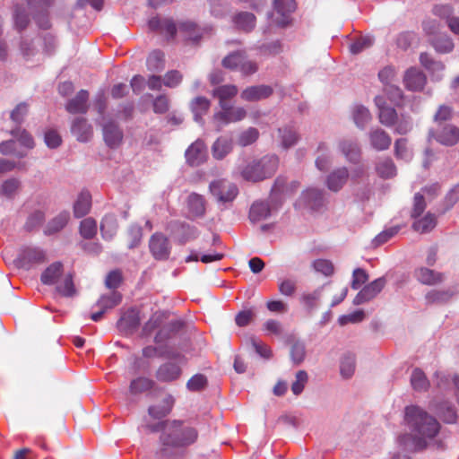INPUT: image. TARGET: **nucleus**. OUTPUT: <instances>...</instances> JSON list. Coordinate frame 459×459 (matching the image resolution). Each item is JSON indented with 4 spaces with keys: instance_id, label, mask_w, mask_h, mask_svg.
I'll list each match as a JSON object with an SVG mask.
<instances>
[{
    "instance_id": "6e6552de",
    "label": "nucleus",
    "mask_w": 459,
    "mask_h": 459,
    "mask_svg": "<svg viewBox=\"0 0 459 459\" xmlns=\"http://www.w3.org/2000/svg\"><path fill=\"white\" fill-rule=\"evenodd\" d=\"M385 284V277H379L365 285L355 296L352 301L353 305L359 306L374 299L382 291Z\"/></svg>"
},
{
    "instance_id": "e2e57ef3",
    "label": "nucleus",
    "mask_w": 459,
    "mask_h": 459,
    "mask_svg": "<svg viewBox=\"0 0 459 459\" xmlns=\"http://www.w3.org/2000/svg\"><path fill=\"white\" fill-rule=\"evenodd\" d=\"M278 290L282 296L292 297L297 290V282L292 279L280 280Z\"/></svg>"
},
{
    "instance_id": "774afa93",
    "label": "nucleus",
    "mask_w": 459,
    "mask_h": 459,
    "mask_svg": "<svg viewBox=\"0 0 459 459\" xmlns=\"http://www.w3.org/2000/svg\"><path fill=\"white\" fill-rule=\"evenodd\" d=\"M459 201V183L446 193L444 199V212L450 210Z\"/></svg>"
},
{
    "instance_id": "c03bdc74",
    "label": "nucleus",
    "mask_w": 459,
    "mask_h": 459,
    "mask_svg": "<svg viewBox=\"0 0 459 459\" xmlns=\"http://www.w3.org/2000/svg\"><path fill=\"white\" fill-rule=\"evenodd\" d=\"M175 399L172 395L168 394L163 400L162 406H151L149 408V414L156 419H160L166 416L172 409Z\"/></svg>"
},
{
    "instance_id": "09e8293b",
    "label": "nucleus",
    "mask_w": 459,
    "mask_h": 459,
    "mask_svg": "<svg viewBox=\"0 0 459 459\" xmlns=\"http://www.w3.org/2000/svg\"><path fill=\"white\" fill-rule=\"evenodd\" d=\"M394 155L396 159L408 162L412 158V152L407 145L405 138L397 139L394 143Z\"/></svg>"
},
{
    "instance_id": "3c124183",
    "label": "nucleus",
    "mask_w": 459,
    "mask_h": 459,
    "mask_svg": "<svg viewBox=\"0 0 459 459\" xmlns=\"http://www.w3.org/2000/svg\"><path fill=\"white\" fill-rule=\"evenodd\" d=\"M165 65L164 55L162 52L155 50L150 54L147 58V67L150 71L160 72Z\"/></svg>"
},
{
    "instance_id": "9b49d317",
    "label": "nucleus",
    "mask_w": 459,
    "mask_h": 459,
    "mask_svg": "<svg viewBox=\"0 0 459 459\" xmlns=\"http://www.w3.org/2000/svg\"><path fill=\"white\" fill-rule=\"evenodd\" d=\"M338 151L344 156L347 161L357 164L360 160V147L355 139L342 138L337 143Z\"/></svg>"
},
{
    "instance_id": "f257e3e1",
    "label": "nucleus",
    "mask_w": 459,
    "mask_h": 459,
    "mask_svg": "<svg viewBox=\"0 0 459 459\" xmlns=\"http://www.w3.org/2000/svg\"><path fill=\"white\" fill-rule=\"evenodd\" d=\"M404 420L416 450L421 451L429 446L440 447L441 443L435 440L440 431V423L435 417L419 406L410 405L405 408Z\"/></svg>"
},
{
    "instance_id": "ea45409f",
    "label": "nucleus",
    "mask_w": 459,
    "mask_h": 459,
    "mask_svg": "<svg viewBox=\"0 0 459 459\" xmlns=\"http://www.w3.org/2000/svg\"><path fill=\"white\" fill-rule=\"evenodd\" d=\"M377 174L381 178H391L396 175V167L390 158H382L377 163L375 167Z\"/></svg>"
},
{
    "instance_id": "0e129e2a",
    "label": "nucleus",
    "mask_w": 459,
    "mask_h": 459,
    "mask_svg": "<svg viewBox=\"0 0 459 459\" xmlns=\"http://www.w3.org/2000/svg\"><path fill=\"white\" fill-rule=\"evenodd\" d=\"M207 385V378L204 375L196 374L193 376L186 383V388L191 392L203 390Z\"/></svg>"
},
{
    "instance_id": "a878e982",
    "label": "nucleus",
    "mask_w": 459,
    "mask_h": 459,
    "mask_svg": "<svg viewBox=\"0 0 459 459\" xmlns=\"http://www.w3.org/2000/svg\"><path fill=\"white\" fill-rule=\"evenodd\" d=\"M437 226V216L434 213L427 212L424 216L414 219L412 229L420 233H429Z\"/></svg>"
},
{
    "instance_id": "a19ab883",
    "label": "nucleus",
    "mask_w": 459,
    "mask_h": 459,
    "mask_svg": "<svg viewBox=\"0 0 459 459\" xmlns=\"http://www.w3.org/2000/svg\"><path fill=\"white\" fill-rule=\"evenodd\" d=\"M356 368V358L353 353L346 352L341 358L340 373L342 377L350 378L353 376Z\"/></svg>"
},
{
    "instance_id": "5701e85b",
    "label": "nucleus",
    "mask_w": 459,
    "mask_h": 459,
    "mask_svg": "<svg viewBox=\"0 0 459 459\" xmlns=\"http://www.w3.org/2000/svg\"><path fill=\"white\" fill-rule=\"evenodd\" d=\"M420 62L431 74L435 81H440L443 77L445 65L440 61L434 60L428 53H421Z\"/></svg>"
},
{
    "instance_id": "473e14b6",
    "label": "nucleus",
    "mask_w": 459,
    "mask_h": 459,
    "mask_svg": "<svg viewBox=\"0 0 459 459\" xmlns=\"http://www.w3.org/2000/svg\"><path fill=\"white\" fill-rule=\"evenodd\" d=\"M351 113L354 124L359 129H364L371 120V114L368 108L361 104L353 105Z\"/></svg>"
},
{
    "instance_id": "b1692460",
    "label": "nucleus",
    "mask_w": 459,
    "mask_h": 459,
    "mask_svg": "<svg viewBox=\"0 0 459 459\" xmlns=\"http://www.w3.org/2000/svg\"><path fill=\"white\" fill-rule=\"evenodd\" d=\"M187 210L192 218H201L205 214V199L203 195L192 193L187 197Z\"/></svg>"
},
{
    "instance_id": "58836bf2",
    "label": "nucleus",
    "mask_w": 459,
    "mask_h": 459,
    "mask_svg": "<svg viewBox=\"0 0 459 459\" xmlns=\"http://www.w3.org/2000/svg\"><path fill=\"white\" fill-rule=\"evenodd\" d=\"M238 93L237 86L233 84H225L219 87H216L212 91V95L215 98L219 99L220 107L221 108H226V100L233 98Z\"/></svg>"
},
{
    "instance_id": "39448f33",
    "label": "nucleus",
    "mask_w": 459,
    "mask_h": 459,
    "mask_svg": "<svg viewBox=\"0 0 459 459\" xmlns=\"http://www.w3.org/2000/svg\"><path fill=\"white\" fill-rule=\"evenodd\" d=\"M209 189L211 194L216 198L219 203L232 202L238 193V187L235 184L226 179H217L210 183Z\"/></svg>"
},
{
    "instance_id": "393cba45",
    "label": "nucleus",
    "mask_w": 459,
    "mask_h": 459,
    "mask_svg": "<svg viewBox=\"0 0 459 459\" xmlns=\"http://www.w3.org/2000/svg\"><path fill=\"white\" fill-rule=\"evenodd\" d=\"M64 265L61 262H54L41 273L40 281L45 285H54L63 274Z\"/></svg>"
},
{
    "instance_id": "8fccbe9b",
    "label": "nucleus",
    "mask_w": 459,
    "mask_h": 459,
    "mask_svg": "<svg viewBox=\"0 0 459 459\" xmlns=\"http://www.w3.org/2000/svg\"><path fill=\"white\" fill-rule=\"evenodd\" d=\"M245 54L246 53L244 51H237L229 54L222 59L221 64L223 67L230 70L238 71Z\"/></svg>"
},
{
    "instance_id": "49530a36",
    "label": "nucleus",
    "mask_w": 459,
    "mask_h": 459,
    "mask_svg": "<svg viewBox=\"0 0 459 459\" xmlns=\"http://www.w3.org/2000/svg\"><path fill=\"white\" fill-rule=\"evenodd\" d=\"M56 290L63 297H74L76 294V289L74 283L73 274H66L63 281L56 287Z\"/></svg>"
},
{
    "instance_id": "ddd939ff",
    "label": "nucleus",
    "mask_w": 459,
    "mask_h": 459,
    "mask_svg": "<svg viewBox=\"0 0 459 459\" xmlns=\"http://www.w3.org/2000/svg\"><path fill=\"white\" fill-rule=\"evenodd\" d=\"M349 170L346 167H339L332 170L325 179V185L330 191L338 192L349 179Z\"/></svg>"
},
{
    "instance_id": "1a4fd4ad",
    "label": "nucleus",
    "mask_w": 459,
    "mask_h": 459,
    "mask_svg": "<svg viewBox=\"0 0 459 459\" xmlns=\"http://www.w3.org/2000/svg\"><path fill=\"white\" fill-rule=\"evenodd\" d=\"M296 9L294 0H275L273 22L280 27H285L290 22V14Z\"/></svg>"
},
{
    "instance_id": "a211bd4d",
    "label": "nucleus",
    "mask_w": 459,
    "mask_h": 459,
    "mask_svg": "<svg viewBox=\"0 0 459 459\" xmlns=\"http://www.w3.org/2000/svg\"><path fill=\"white\" fill-rule=\"evenodd\" d=\"M368 139L371 147L378 152L387 150L392 143L390 135L385 131L378 127L372 128L369 131Z\"/></svg>"
},
{
    "instance_id": "79ce46f5",
    "label": "nucleus",
    "mask_w": 459,
    "mask_h": 459,
    "mask_svg": "<svg viewBox=\"0 0 459 459\" xmlns=\"http://www.w3.org/2000/svg\"><path fill=\"white\" fill-rule=\"evenodd\" d=\"M435 377L437 379V386L440 390H446L453 385L455 388V395L457 397V401L459 403V377L455 376L453 378H450L448 376L436 372Z\"/></svg>"
},
{
    "instance_id": "dca6fc26",
    "label": "nucleus",
    "mask_w": 459,
    "mask_h": 459,
    "mask_svg": "<svg viewBox=\"0 0 459 459\" xmlns=\"http://www.w3.org/2000/svg\"><path fill=\"white\" fill-rule=\"evenodd\" d=\"M186 159L191 166H199L206 159V147L203 141L197 140L186 151Z\"/></svg>"
},
{
    "instance_id": "20e7f679",
    "label": "nucleus",
    "mask_w": 459,
    "mask_h": 459,
    "mask_svg": "<svg viewBox=\"0 0 459 459\" xmlns=\"http://www.w3.org/2000/svg\"><path fill=\"white\" fill-rule=\"evenodd\" d=\"M429 137L445 146H454L459 142V128L449 123H441L429 130Z\"/></svg>"
},
{
    "instance_id": "72a5a7b5",
    "label": "nucleus",
    "mask_w": 459,
    "mask_h": 459,
    "mask_svg": "<svg viewBox=\"0 0 459 459\" xmlns=\"http://www.w3.org/2000/svg\"><path fill=\"white\" fill-rule=\"evenodd\" d=\"M410 382L412 389L416 392H427L430 386V383L422 369L415 368L412 369Z\"/></svg>"
},
{
    "instance_id": "603ef678",
    "label": "nucleus",
    "mask_w": 459,
    "mask_h": 459,
    "mask_svg": "<svg viewBox=\"0 0 459 459\" xmlns=\"http://www.w3.org/2000/svg\"><path fill=\"white\" fill-rule=\"evenodd\" d=\"M28 112L29 105L26 102H21L11 111L10 118L19 126L23 123Z\"/></svg>"
},
{
    "instance_id": "c756f323",
    "label": "nucleus",
    "mask_w": 459,
    "mask_h": 459,
    "mask_svg": "<svg viewBox=\"0 0 459 459\" xmlns=\"http://www.w3.org/2000/svg\"><path fill=\"white\" fill-rule=\"evenodd\" d=\"M100 126L102 127L103 140L106 145L113 150L115 148V122L112 117H106L104 116L99 121Z\"/></svg>"
},
{
    "instance_id": "7c9ffc66",
    "label": "nucleus",
    "mask_w": 459,
    "mask_h": 459,
    "mask_svg": "<svg viewBox=\"0 0 459 459\" xmlns=\"http://www.w3.org/2000/svg\"><path fill=\"white\" fill-rule=\"evenodd\" d=\"M91 195L89 191L82 190L74 204V213L77 218H82L85 216L91 210Z\"/></svg>"
},
{
    "instance_id": "cd10ccee",
    "label": "nucleus",
    "mask_w": 459,
    "mask_h": 459,
    "mask_svg": "<svg viewBox=\"0 0 459 459\" xmlns=\"http://www.w3.org/2000/svg\"><path fill=\"white\" fill-rule=\"evenodd\" d=\"M325 285H322L313 290L304 291L300 294L299 303L307 309L316 308L321 299Z\"/></svg>"
},
{
    "instance_id": "69168bd1",
    "label": "nucleus",
    "mask_w": 459,
    "mask_h": 459,
    "mask_svg": "<svg viewBox=\"0 0 459 459\" xmlns=\"http://www.w3.org/2000/svg\"><path fill=\"white\" fill-rule=\"evenodd\" d=\"M396 71L393 66L387 65L378 73V78L383 83L384 88L395 82Z\"/></svg>"
},
{
    "instance_id": "f8f14e48",
    "label": "nucleus",
    "mask_w": 459,
    "mask_h": 459,
    "mask_svg": "<svg viewBox=\"0 0 459 459\" xmlns=\"http://www.w3.org/2000/svg\"><path fill=\"white\" fill-rule=\"evenodd\" d=\"M150 250L152 255L159 260H165L170 253L169 239L161 233H155L150 239Z\"/></svg>"
},
{
    "instance_id": "680f3d73",
    "label": "nucleus",
    "mask_w": 459,
    "mask_h": 459,
    "mask_svg": "<svg viewBox=\"0 0 459 459\" xmlns=\"http://www.w3.org/2000/svg\"><path fill=\"white\" fill-rule=\"evenodd\" d=\"M210 12L215 18L223 17L228 11L226 0H208Z\"/></svg>"
},
{
    "instance_id": "6e6d98bb",
    "label": "nucleus",
    "mask_w": 459,
    "mask_h": 459,
    "mask_svg": "<svg viewBox=\"0 0 459 459\" xmlns=\"http://www.w3.org/2000/svg\"><path fill=\"white\" fill-rule=\"evenodd\" d=\"M308 381V375L305 370H299L295 376V381L291 385V391L295 395H299Z\"/></svg>"
},
{
    "instance_id": "13d9d810",
    "label": "nucleus",
    "mask_w": 459,
    "mask_h": 459,
    "mask_svg": "<svg viewBox=\"0 0 459 459\" xmlns=\"http://www.w3.org/2000/svg\"><path fill=\"white\" fill-rule=\"evenodd\" d=\"M97 232L96 221L91 218L82 221L80 225V233L84 238H91Z\"/></svg>"
},
{
    "instance_id": "2eb2a0df",
    "label": "nucleus",
    "mask_w": 459,
    "mask_h": 459,
    "mask_svg": "<svg viewBox=\"0 0 459 459\" xmlns=\"http://www.w3.org/2000/svg\"><path fill=\"white\" fill-rule=\"evenodd\" d=\"M427 82L426 75L419 69L411 67L405 72L403 82L409 91H420Z\"/></svg>"
},
{
    "instance_id": "4be33fe9",
    "label": "nucleus",
    "mask_w": 459,
    "mask_h": 459,
    "mask_svg": "<svg viewBox=\"0 0 459 459\" xmlns=\"http://www.w3.org/2000/svg\"><path fill=\"white\" fill-rule=\"evenodd\" d=\"M72 134L80 142H88L93 134L92 127L85 118H75L71 126Z\"/></svg>"
},
{
    "instance_id": "de8ad7c7",
    "label": "nucleus",
    "mask_w": 459,
    "mask_h": 459,
    "mask_svg": "<svg viewBox=\"0 0 459 459\" xmlns=\"http://www.w3.org/2000/svg\"><path fill=\"white\" fill-rule=\"evenodd\" d=\"M259 136V132L255 127H248L240 132L237 137V143L241 147L248 146L254 143Z\"/></svg>"
},
{
    "instance_id": "e433bc0d",
    "label": "nucleus",
    "mask_w": 459,
    "mask_h": 459,
    "mask_svg": "<svg viewBox=\"0 0 459 459\" xmlns=\"http://www.w3.org/2000/svg\"><path fill=\"white\" fill-rule=\"evenodd\" d=\"M281 145L284 149L294 146L299 140V135L293 126H286L278 129Z\"/></svg>"
},
{
    "instance_id": "c85d7f7f",
    "label": "nucleus",
    "mask_w": 459,
    "mask_h": 459,
    "mask_svg": "<svg viewBox=\"0 0 459 459\" xmlns=\"http://www.w3.org/2000/svg\"><path fill=\"white\" fill-rule=\"evenodd\" d=\"M180 374L181 368L178 364L168 362L159 368L156 377L160 381L170 382L178 378Z\"/></svg>"
},
{
    "instance_id": "f3484780",
    "label": "nucleus",
    "mask_w": 459,
    "mask_h": 459,
    "mask_svg": "<svg viewBox=\"0 0 459 459\" xmlns=\"http://www.w3.org/2000/svg\"><path fill=\"white\" fill-rule=\"evenodd\" d=\"M139 323L140 317L138 311L131 308L121 316L117 326L121 332L127 335L133 333L137 329Z\"/></svg>"
},
{
    "instance_id": "7ed1b4c3",
    "label": "nucleus",
    "mask_w": 459,
    "mask_h": 459,
    "mask_svg": "<svg viewBox=\"0 0 459 459\" xmlns=\"http://www.w3.org/2000/svg\"><path fill=\"white\" fill-rule=\"evenodd\" d=\"M278 165L277 156L266 155L259 160H253L244 167H239L238 173L246 181L258 182L272 177L277 170Z\"/></svg>"
},
{
    "instance_id": "4c0bfd02",
    "label": "nucleus",
    "mask_w": 459,
    "mask_h": 459,
    "mask_svg": "<svg viewBox=\"0 0 459 459\" xmlns=\"http://www.w3.org/2000/svg\"><path fill=\"white\" fill-rule=\"evenodd\" d=\"M323 191L317 188H308L300 196V202L305 205L316 209L323 203Z\"/></svg>"
},
{
    "instance_id": "5fc2aeb1",
    "label": "nucleus",
    "mask_w": 459,
    "mask_h": 459,
    "mask_svg": "<svg viewBox=\"0 0 459 459\" xmlns=\"http://www.w3.org/2000/svg\"><path fill=\"white\" fill-rule=\"evenodd\" d=\"M20 186L21 183L17 178H8L3 182L0 194L7 198H13L19 190Z\"/></svg>"
},
{
    "instance_id": "423d86ee",
    "label": "nucleus",
    "mask_w": 459,
    "mask_h": 459,
    "mask_svg": "<svg viewBox=\"0 0 459 459\" xmlns=\"http://www.w3.org/2000/svg\"><path fill=\"white\" fill-rule=\"evenodd\" d=\"M47 261L46 252L36 247H25L20 251L16 264L19 267L29 270Z\"/></svg>"
},
{
    "instance_id": "bf43d9fd",
    "label": "nucleus",
    "mask_w": 459,
    "mask_h": 459,
    "mask_svg": "<svg viewBox=\"0 0 459 459\" xmlns=\"http://www.w3.org/2000/svg\"><path fill=\"white\" fill-rule=\"evenodd\" d=\"M316 272L325 276H331L334 273V267L331 261L326 259H316L312 264Z\"/></svg>"
},
{
    "instance_id": "0eeeda50",
    "label": "nucleus",
    "mask_w": 459,
    "mask_h": 459,
    "mask_svg": "<svg viewBox=\"0 0 459 459\" xmlns=\"http://www.w3.org/2000/svg\"><path fill=\"white\" fill-rule=\"evenodd\" d=\"M221 109L222 110L214 113L212 117V121L217 132H220L226 125L240 121L247 116L245 108L240 107L230 108L226 104V108Z\"/></svg>"
},
{
    "instance_id": "2f4dec72",
    "label": "nucleus",
    "mask_w": 459,
    "mask_h": 459,
    "mask_svg": "<svg viewBox=\"0 0 459 459\" xmlns=\"http://www.w3.org/2000/svg\"><path fill=\"white\" fill-rule=\"evenodd\" d=\"M317 152L316 167L320 171H326L333 162V156L328 145L325 143H320L317 146Z\"/></svg>"
},
{
    "instance_id": "c9c22d12",
    "label": "nucleus",
    "mask_w": 459,
    "mask_h": 459,
    "mask_svg": "<svg viewBox=\"0 0 459 459\" xmlns=\"http://www.w3.org/2000/svg\"><path fill=\"white\" fill-rule=\"evenodd\" d=\"M255 16L248 12H240L232 19L236 28L246 32L251 31L255 28Z\"/></svg>"
},
{
    "instance_id": "f704fd0d",
    "label": "nucleus",
    "mask_w": 459,
    "mask_h": 459,
    "mask_svg": "<svg viewBox=\"0 0 459 459\" xmlns=\"http://www.w3.org/2000/svg\"><path fill=\"white\" fill-rule=\"evenodd\" d=\"M210 106V100L202 96L196 97L191 101L190 107L195 122L203 124V117L208 112Z\"/></svg>"
},
{
    "instance_id": "aec40b11",
    "label": "nucleus",
    "mask_w": 459,
    "mask_h": 459,
    "mask_svg": "<svg viewBox=\"0 0 459 459\" xmlns=\"http://www.w3.org/2000/svg\"><path fill=\"white\" fill-rule=\"evenodd\" d=\"M455 288L433 289L425 294V301L427 304H445L451 300L455 295Z\"/></svg>"
},
{
    "instance_id": "052dcab7",
    "label": "nucleus",
    "mask_w": 459,
    "mask_h": 459,
    "mask_svg": "<svg viewBox=\"0 0 459 459\" xmlns=\"http://www.w3.org/2000/svg\"><path fill=\"white\" fill-rule=\"evenodd\" d=\"M11 134L17 137L20 143L28 149H32L35 145L32 136L26 130L17 127L11 131Z\"/></svg>"
},
{
    "instance_id": "4468645a",
    "label": "nucleus",
    "mask_w": 459,
    "mask_h": 459,
    "mask_svg": "<svg viewBox=\"0 0 459 459\" xmlns=\"http://www.w3.org/2000/svg\"><path fill=\"white\" fill-rule=\"evenodd\" d=\"M273 92V90L269 85H254L243 90L240 93V98L245 101L254 102L270 97Z\"/></svg>"
},
{
    "instance_id": "6ab92c4d",
    "label": "nucleus",
    "mask_w": 459,
    "mask_h": 459,
    "mask_svg": "<svg viewBox=\"0 0 459 459\" xmlns=\"http://www.w3.org/2000/svg\"><path fill=\"white\" fill-rule=\"evenodd\" d=\"M89 93L81 90L74 98L71 99L65 105V109L71 114H85L89 108Z\"/></svg>"
},
{
    "instance_id": "a18cd8bd",
    "label": "nucleus",
    "mask_w": 459,
    "mask_h": 459,
    "mask_svg": "<svg viewBox=\"0 0 459 459\" xmlns=\"http://www.w3.org/2000/svg\"><path fill=\"white\" fill-rule=\"evenodd\" d=\"M69 220V214L66 212L60 213L57 216H56L54 219H52L48 225L45 228V234L47 235H52L58 231H60L62 229L65 228V226L67 224Z\"/></svg>"
},
{
    "instance_id": "338daca9",
    "label": "nucleus",
    "mask_w": 459,
    "mask_h": 459,
    "mask_svg": "<svg viewBox=\"0 0 459 459\" xmlns=\"http://www.w3.org/2000/svg\"><path fill=\"white\" fill-rule=\"evenodd\" d=\"M438 415L446 423H454L456 420V411L451 404H442L437 408Z\"/></svg>"
},
{
    "instance_id": "4d7b16f0",
    "label": "nucleus",
    "mask_w": 459,
    "mask_h": 459,
    "mask_svg": "<svg viewBox=\"0 0 459 459\" xmlns=\"http://www.w3.org/2000/svg\"><path fill=\"white\" fill-rule=\"evenodd\" d=\"M379 122L385 126H392L397 119V114L394 108L387 107L378 111Z\"/></svg>"
},
{
    "instance_id": "37998d69",
    "label": "nucleus",
    "mask_w": 459,
    "mask_h": 459,
    "mask_svg": "<svg viewBox=\"0 0 459 459\" xmlns=\"http://www.w3.org/2000/svg\"><path fill=\"white\" fill-rule=\"evenodd\" d=\"M174 226L177 227L178 230V241L181 244H185L186 242L195 239L198 236V230L195 227L190 226L186 223L176 222Z\"/></svg>"
},
{
    "instance_id": "864d4df0",
    "label": "nucleus",
    "mask_w": 459,
    "mask_h": 459,
    "mask_svg": "<svg viewBox=\"0 0 459 459\" xmlns=\"http://www.w3.org/2000/svg\"><path fill=\"white\" fill-rule=\"evenodd\" d=\"M432 45L437 52L441 54L449 53L454 49V43L448 36H439L436 38Z\"/></svg>"
},
{
    "instance_id": "bb28decb",
    "label": "nucleus",
    "mask_w": 459,
    "mask_h": 459,
    "mask_svg": "<svg viewBox=\"0 0 459 459\" xmlns=\"http://www.w3.org/2000/svg\"><path fill=\"white\" fill-rule=\"evenodd\" d=\"M271 215V208L267 202L256 201L249 210V220L253 223L266 220Z\"/></svg>"
},
{
    "instance_id": "f03ea898",
    "label": "nucleus",
    "mask_w": 459,
    "mask_h": 459,
    "mask_svg": "<svg viewBox=\"0 0 459 459\" xmlns=\"http://www.w3.org/2000/svg\"><path fill=\"white\" fill-rule=\"evenodd\" d=\"M151 431L162 430L160 440L164 446H188L194 444L198 437L197 430L190 426H184L180 420L159 422L148 426Z\"/></svg>"
},
{
    "instance_id": "412c9836",
    "label": "nucleus",
    "mask_w": 459,
    "mask_h": 459,
    "mask_svg": "<svg viewBox=\"0 0 459 459\" xmlns=\"http://www.w3.org/2000/svg\"><path fill=\"white\" fill-rule=\"evenodd\" d=\"M233 150V140L228 135H221L213 143L212 154L215 160H221Z\"/></svg>"
},
{
    "instance_id": "9d476101",
    "label": "nucleus",
    "mask_w": 459,
    "mask_h": 459,
    "mask_svg": "<svg viewBox=\"0 0 459 459\" xmlns=\"http://www.w3.org/2000/svg\"><path fill=\"white\" fill-rule=\"evenodd\" d=\"M413 275L420 283L428 286L439 285L446 280L445 273L425 266L416 268Z\"/></svg>"
}]
</instances>
